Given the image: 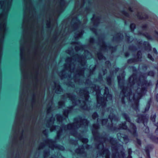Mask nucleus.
<instances>
[{"label":"nucleus","mask_w":158,"mask_h":158,"mask_svg":"<svg viewBox=\"0 0 158 158\" xmlns=\"http://www.w3.org/2000/svg\"><path fill=\"white\" fill-rule=\"evenodd\" d=\"M106 69L105 70L103 71V73L104 75H105V74L106 73Z\"/></svg>","instance_id":"54"},{"label":"nucleus","mask_w":158,"mask_h":158,"mask_svg":"<svg viewBox=\"0 0 158 158\" xmlns=\"http://www.w3.org/2000/svg\"><path fill=\"white\" fill-rule=\"evenodd\" d=\"M84 53V56L77 54L72 58L66 59L64 69L59 74L61 78L67 77L65 73L68 71L69 73L68 77H70L73 74V81L75 83L81 84L84 82V72L86 63L85 59H88L92 57L91 54L88 51L85 50Z\"/></svg>","instance_id":"4"},{"label":"nucleus","mask_w":158,"mask_h":158,"mask_svg":"<svg viewBox=\"0 0 158 158\" xmlns=\"http://www.w3.org/2000/svg\"><path fill=\"white\" fill-rule=\"evenodd\" d=\"M130 11H131V8H130Z\"/></svg>","instance_id":"64"},{"label":"nucleus","mask_w":158,"mask_h":158,"mask_svg":"<svg viewBox=\"0 0 158 158\" xmlns=\"http://www.w3.org/2000/svg\"><path fill=\"white\" fill-rule=\"evenodd\" d=\"M105 64L107 67H108L109 65H110V64L109 61H106L105 63Z\"/></svg>","instance_id":"45"},{"label":"nucleus","mask_w":158,"mask_h":158,"mask_svg":"<svg viewBox=\"0 0 158 158\" xmlns=\"http://www.w3.org/2000/svg\"><path fill=\"white\" fill-rule=\"evenodd\" d=\"M56 117L58 122H59V123L62 122L63 120V118L62 116L59 114H57Z\"/></svg>","instance_id":"26"},{"label":"nucleus","mask_w":158,"mask_h":158,"mask_svg":"<svg viewBox=\"0 0 158 158\" xmlns=\"http://www.w3.org/2000/svg\"><path fill=\"white\" fill-rule=\"evenodd\" d=\"M98 117V115L96 112L94 113L92 115V118L93 119H95Z\"/></svg>","instance_id":"34"},{"label":"nucleus","mask_w":158,"mask_h":158,"mask_svg":"<svg viewBox=\"0 0 158 158\" xmlns=\"http://www.w3.org/2000/svg\"><path fill=\"white\" fill-rule=\"evenodd\" d=\"M148 137L154 142L156 143H158V137H156L152 135H149L148 136Z\"/></svg>","instance_id":"21"},{"label":"nucleus","mask_w":158,"mask_h":158,"mask_svg":"<svg viewBox=\"0 0 158 158\" xmlns=\"http://www.w3.org/2000/svg\"><path fill=\"white\" fill-rule=\"evenodd\" d=\"M46 145L48 146L52 150L56 148L61 150H63L64 149L63 146L56 144L55 142L51 139L46 140L44 141V143H40L39 147V149L42 148Z\"/></svg>","instance_id":"10"},{"label":"nucleus","mask_w":158,"mask_h":158,"mask_svg":"<svg viewBox=\"0 0 158 158\" xmlns=\"http://www.w3.org/2000/svg\"><path fill=\"white\" fill-rule=\"evenodd\" d=\"M84 48V46L81 45V44H78V46H76L75 47V50L77 51H78L79 50H83V49Z\"/></svg>","instance_id":"24"},{"label":"nucleus","mask_w":158,"mask_h":158,"mask_svg":"<svg viewBox=\"0 0 158 158\" xmlns=\"http://www.w3.org/2000/svg\"><path fill=\"white\" fill-rule=\"evenodd\" d=\"M81 23L76 17L73 18L72 20L70 26L69 27H66L64 29L61 30L59 36L61 38V40L65 38L69 33L72 31H75L74 37L76 39L81 37L83 34L84 31L80 29Z\"/></svg>","instance_id":"6"},{"label":"nucleus","mask_w":158,"mask_h":158,"mask_svg":"<svg viewBox=\"0 0 158 158\" xmlns=\"http://www.w3.org/2000/svg\"><path fill=\"white\" fill-rule=\"evenodd\" d=\"M65 2L64 0H61L60 5L58 7V13L62 12L65 7Z\"/></svg>","instance_id":"16"},{"label":"nucleus","mask_w":158,"mask_h":158,"mask_svg":"<svg viewBox=\"0 0 158 158\" xmlns=\"http://www.w3.org/2000/svg\"><path fill=\"white\" fill-rule=\"evenodd\" d=\"M126 122L123 123L120 125L119 127L118 128V129H126L127 128V126L126 125Z\"/></svg>","instance_id":"23"},{"label":"nucleus","mask_w":158,"mask_h":158,"mask_svg":"<svg viewBox=\"0 0 158 158\" xmlns=\"http://www.w3.org/2000/svg\"><path fill=\"white\" fill-rule=\"evenodd\" d=\"M33 102H32V107L33 106Z\"/></svg>","instance_id":"62"},{"label":"nucleus","mask_w":158,"mask_h":158,"mask_svg":"<svg viewBox=\"0 0 158 158\" xmlns=\"http://www.w3.org/2000/svg\"><path fill=\"white\" fill-rule=\"evenodd\" d=\"M150 107V105L148 104L146 107L145 108V112L148 110Z\"/></svg>","instance_id":"38"},{"label":"nucleus","mask_w":158,"mask_h":158,"mask_svg":"<svg viewBox=\"0 0 158 158\" xmlns=\"http://www.w3.org/2000/svg\"><path fill=\"white\" fill-rule=\"evenodd\" d=\"M90 74H92V71H91L90 73Z\"/></svg>","instance_id":"58"},{"label":"nucleus","mask_w":158,"mask_h":158,"mask_svg":"<svg viewBox=\"0 0 158 158\" xmlns=\"http://www.w3.org/2000/svg\"><path fill=\"white\" fill-rule=\"evenodd\" d=\"M137 56L138 59H137V61H140L141 58V52L139 51L137 53Z\"/></svg>","instance_id":"29"},{"label":"nucleus","mask_w":158,"mask_h":158,"mask_svg":"<svg viewBox=\"0 0 158 158\" xmlns=\"http://www.w3.org/2000/svg\"><path fill=\"white\" fill-rule=\"evenodd\" d=\"M127 40L128 41V42H131V40L130 39L131 37H128V36H127Z\"/></svg>","instance_id":"49"},{"label":"nucleus","mask_w":158,"mask_h":158,"mask_svg":"<svg viewBox=\"0 0 158 158\" xmlns=\"http://www.w3.org/2000/svg\"><path fill=\"white\" fill-rule=\"evenodd\" d=\"M70 85L72 87H73L74 86V85Z\"/></svg>","instance_id":"60"},{"label":"nucleus","mask_w":158,"mask_h":158,"mask_svg":"<svg viewBox=\"0 0 158 158\" xmlns=\"http://www.w3.org/2000/svg\"><path fill=\"white\" fill-rule=\"evenodd\" d=\"M118 138L119 140L120 139V138H123L125 143H127L129 141V139L127 136H123V134L121 135V134L118 133L117 134Z\"/></svg>","instance_id":"17"},{"label":"nucleus","mask_w":158,"mask_h":158,"mask_svg":"<svg viewBox=\"0 0 158 158\" xmlns=\"http://www.w3.org/2000/svg\"><path fill=\"white\" fill-rule=\"evenodd\" d=\"M73 106H71L68 108V110H64L63 112V114L65 117V118H67L68 117V114L71 112V111L73 110Z\"/></svg>","instance_id":"20"},{"label":"nucleus","mask_w":158,"mask_h":158,"mask_svg":"<svg viewBox=\"0 0 158 158\" xmlns=\"http://www.w3.org/2000/svg\"><path fill=\"white\" fill-rule=\"evenodd\" d=\"M156 99L157 101L158 102V94L156 95Z\"/></svg>","instance_id":"53"},{"label":"nucleus","mask_w":158,"mask_h":158,"mask_svg":"<svg viewBox=\"0 0 158 158\" xmlns=\"http://www.w3.org/2000/svg\"><path fill=\"white\" fill-rule=\"evenodd\" d=\"M85 147L86 149L89 148L90 146L86 144L83 145L82 146H80L79 148L76 150V152L83 156H86V153L85 151Z\"/></svg>","instance_id":"13"},{"label":"nucleus","mask_w":158,"mask_h":158,"mask_svg":"<svg viewBox=\"0 0 158 158\" xmlns=\"http://www.w3.org/2000/svg\"><path fill=\"white\" fill-rule=\"evenodd\" d=\"M129 55V54L128 52H126L125 54V56L126 57L128 56Z\"/></svg>","instance_id":"51"},{"label":"nucleus","mask_w":158,"mask_h":158,"mask_svg":"<svg viewBox=\"0 0 158 158\" xmlns=\"http://www.w3.org/2000/svg\"><path fill=\"white\" fill-rule=\"evenodd\" d=\"M46 131H43V133L44 134H45V132Z\"/></svg>","instance_id":"59"},{"label":"nucleus","mask_w":158,"mask_h":158,"mask_svg":"<svg viewBox=\"0 0 158 158\" xmlns=\"http://www.w3.org/2000/svg\"><path fill=\"white\" fill-rule=\"evenodd\" d=\"M50 22H48L47 23V26L49 28L50 27Z\"/></svg>","instance_id":"46"},{"label":"nucleus","mask_w":158,"mask_h":158,"mask_svg":"<svg viewBox=\"0 0 158 158\" xmlns=\"http://www.w3.org/2000/svg\"><path fill=\"white\" fill-rule=\"evenodd\" d=\"M119 69L118 68H117L115 69V73H116L117 72L118 70Z\"/></svg>","instance_id":"52"},{"label":"nucleus","mask_w":158,"mask_h":158,"mask_svg":"<svg viewBox=\"0 0 158 158\" xmlns=\"http://www.w3.org/2000/svg\"><path fill=\"white\" fill-rule=\"evenodd\" d=\"M84 0H83L82 3H80L79 1H76L75 4V8L73 11L74 13H78V12L80 11V10L83 5Z\"/></svg>","instance_id":"15"},{"label":"nucleus","mask_w":158,"mask_h":158,"mask_svg":"<svg viewBox=\"0 0 158 158\" xmlns=\"http://www.w3.org/2000/svg\"><path fill=\"white\" fill-rule=\"evenodd\" d=\"M134 62V60L133 59H130L128 60V63H131Z\"/></svg>","instance_id":"40"},{"label":"nucleus","mask_w":158,"mask_h":158,"mask_svg":"<svg viewBox=\"0 0 158 158\" xmlns=\"http://www.w3.org/2000/svg\"><path fill=\"white\" fill-rule=\"evenodd\" d=\"M148 75L153 76L154 75V73L152 71H150L148 73Z\"/></svg>","instance_id":"39"},{"label":"nucleus","mask_w":158,"mask_h":158,"mask_svg":"<svg viewBox=\"0 0 158 158\" xmlns=\"http://www.w3.org/2000/svg\"><path fill=\"white\" fill-rule=\"evenodd\" d=\"M146 151L147 152L148 151V149H147V148H146Z\"/></svg>","instance_id":"57"},{"label":"nucleus","mask_w":158,"mask_h":158,"mask_svg":"<svg viewBox=\"0 0 158 158\" xmlns=\"http://www.w3.org/2000/svg\"><path fill=\"white\" fill-rule=\"evenodd\" d=\"M123 118L126 120L127 121H128L130 123V129H128V130L134 136H136V127L135 126L133 123H130V119L127 114L124 113L123 114Z\"/></svg>","instance_id":"11"},{"label":"nucleus","mask_w":158,"mask_h":158,"mask_svg":"<svg viewBox=\"0 0 158 158\" xmlns=\"http://www.w3.org/2000/svg\"><path fill=\"white\" fill-rule=\"evenodd\" d=\"M49 154V151L48 150L47 151H45L44 153V158L47 157Z\"/></svg>","instance_id":"31"},{"label":"nucleus","mask_w":158,"mask_h":158,"mask_svg":"<svg viewBox=\"0 0 158 158\" xmlns=\"http://www.w3.org/2000/svg\"><path fill=\"white\" fill-rule=\"evenodd\" d=\"M55 120L54 118L52 117L50 118L48 122L47 126L50 127L51 131L59 129L58 131H57V136L56 138V139L59 138L63 130L64 131L69 130L72 135L75 137L77 138L82 143H85L88 142V140L87 139L82 138L81 135L76 131V129L79 127H81L84 128L87 127L89 122L86 119L80 117H78L74 119V123H73L69 124L66 126L63 125L61 127L58 126H52Z\"/></svg>","instance_id":"5"},{"label":"nucleus","mask_w":158,"mask_h":158,"mask_svg":"<svg viewBox=\"0 0 158 158\" xmlns=\"http://www.w3.org/2000/svg\"><path fill=\"white\" fill-rule=\"evenodd\" d=\"M85 85H89V86L86 88L80 90L78 95L80 97L79 99L76 102V98L73 95L67 94L62 97V101L59 102L58 104L60 108L62 107L64 105L63 101L66 98L70 100L73 106L78 105L81 109L87 110L90 109V102L88 101L89 92L93 93L95 91L97 101V106L99 108H103L106 105V101H110L111 102L112 96L110 94H109L108 89L105 87L104 89V96H106V98H104L100 96V90L98 86L92 84L90 81L86 80Z\"/></svg>","instance_id":"2"},{"label":"nucleus","mask_w":158,"mask_h":158,"mask_svg":"<svg viewBox=\"0 0 158 158\" xmlns=\"http://www.w3.org/2000/svg\"><path fill=\"white\" fill-rule=\"evenodd\" d=\"M147 27V25L146 24H144L142 26V28L143 29H144L146 27Z\"/></svg>","instance_id":"48"},{"label":"nucleus","mask_w":158,"mask_h":158,"mask_svg":"<svg viewBox=\"0 0 158 158\" xmlns=\"http://www.w3.org/2000/svg\"><path fill=\"white\" fill-rule=\"evenodd\" d=\"M144 132L146 133H148L149 132V129L148 127H145V130Z\"/></svg>","instance_id":"41"},{"label":"nucleus","mask_w":158,"mask_h":158,"mask_svg":"<svg viewBox=\"0 0 158 158\" xmlns=\"http://www.w3.org/2000/svg\"><path fill=\"white\" fill-rule=\"evenodd\" d=\"M51 158H56V157H55V158H54V157H52Z\"/></svg>","instance_id":"63"},{"label":"nucleus","mask_w":158,"mask_h":158,"mask_svg":"<svg viewBox=\"0 0 158 158\" xmlns=\"http://www.w3.org/2000/svg\"><path fill=\"white\" fill-rule=\"evenodd\" d=\"M113 73V72H110L111 76L108 77L107 78V81L109 85H110L111 83V79Z\"/></svg>","instance_id":"25"},{"label":"nucleus","mask_w":158,"mask_h":158,"mask_svg":"<svg viewBox=\"0 0 158 158\" xmlns=\"http://www.w3.org/2000/svg\"><path fill=\"white\" fill-rule=\"evenodd\" d=\"M114 111L111 108H108L107 112L110 113L109 118L110 120V123H108V120L107 119H103L101 121V123L102 126H105L109 129L112 130H116V128L114 127V124H115L119 120L118 118L116 117L113 113Z\"/></svg>","instance_id":"8"},{"label":"nucleus","mask_w":158,"mask_h":158,"mask_svg":"<svg viewBox=\"0 0 158 158\" xmlns=\"http://www.w3.org/2000/svg\"><path fill=\"white\" fill-rule=\"evenodd\" d=\"M136 142L139 145H140L141 144V141L139 139H137L136 140Z\"/></svg>","instance_id":"43"},{"label":"nucleus","mask_w":158,"mask_h":158,"mask_svg":"<svg viewBox=\"0 0 158 158\" xmlns=\"http://www.w3.org/2000/svg\"><path fill=\"white\" fill-rule=\"evenodd\" d=\"M138 118L136 120V122L138 123H143L144 126H146L147 123L148 117L146 116H143L142 115H139L138 116Z\"/></svg>","instance_id":"14"},{"label":"nucleus","mask_w":158,"mask_h":158,"mask_svg":"<svg viewBox=\"0 0 158 158\" xmlns=\"http://www.w3.org/2000/svg\"><path fill=\"white\" fill-rule=\"evenodd\" d=\"M95 54L97 56L98 58V59L99 60H106L105 57H104L102 55V53L101 52H99L97 53V54H96V53H95Z\"/></svg>","instance_id":"22"},{"label":"nucleus","mask_w":158,"mask_h":158,"mask_svg":"<svg viewBox=\"0 0 158 158\" xmlns=\"http://www.w3.org/2000/svg\"><path fill=\"white\" fill-rule=\"evenodd\" d=\"M155 125L157 127L155 130V132L157 135H158V122L156 123Z\"/></svg>","instance_id":"36"},{"label":"nucleus","mask_w":158,"mask_h":158,"mask_svg":"<svg viewBox=\"0 0 158 158\" xmlns=\"http://www.w3.org/2000/svg\"><path fill=\"white\" fill-rule=\"evenodd\" d=\"M144 44L145 45H147V47L146 48V50H148L149 51H150L151 50V47L148 42H144Z\"/></svg>","instance_id":"27"},{"label":"nucleus","mask_w":158,"mask_h":158,"mask_svg":"<svg viewBox=\"0 0 158 158\" xmlns=\"http://www.w3.org/2000/svg\"><path fill=\"white\" fill-rule=\"evenodd\" d=\"M95 69V68L94 67V69H93V71H94Z\"/></svg>","instance_id":"61"},{"label":"nucleus","mask_w":158,"mask_h":158,"mask_svg":"<svg viewBox=\"0 0 158 158\" xmlns=\"http://www.w3.org/2000/svg\"><path fill=\"white\" fill-rule=\"evenodd\" d=\"M99 44L101 47V51H102L106 50L107 51L110 50L111 52H113L116 49L115 48L106 45L103 40H100Z\"/></svg>","instance_id":"12"},{"label":"nucleus","mask_w":158,"mask_h":158,"mask_svg":"<svg viewBox=\"0 0 158 158\" xmlns=\"http://www.w3.org/2000/svg\"><path fill=\"white\" fill-rule=\"evenodd\" d=\"M100 120L98 118L97 119V124H94L92 128V132L94 139L98 143L97 148L100 150L98 155H100L103 157L105 158H110V152L106 148H104V145H105L106 147L107 144L110 143L111 145L112 158H132L131 156L132 153L131 149H128V155L127 157L126 158L123 146L118 144L115 139L111 138L107 139L106 137H102L99 136L97 130L99 128Z\"/></svg>","instance_id":"3"},{"label":"nucleus","mask_w":158,"mask_h":158,"mask_svg":"<svg viewBox=\"0 0 158 158\" xmlns=\"http://www.w3.org/2000/svg\"><path fill=\"white\" fill-rule=\"evenodd\" d=\"M37 72H36V73H35V77L36 80L37 79Z\"/></svg>","instance_id":"50"},{"label":"nucleus","mask_w":158,"mask_h":158,"mask_svg":"<svg viewBox=\"0 0 158 158\" xmlns=\"http://www.w3.org/2000/svg\"><path fill=\"white\" fill-rule=\"evenodd\" d=\"M153 50L155 54H157V51L156 49L155 48H153Z\"/></svg>","instance_id":"47"},{"label":"nucleus","mask_w":158,"mask_h":158,"mask_svg":"<svg viewBox=\"0 0 158 158\" xmlns=\"http://www.w3.org/2000/svg\"><path fill=\"white\" fill-rule=\"evenodd\" d=\"M135 25L134 24H131L130 25V28L132 31H133L135 28Z\"/></svg>","instance_id":"32"},{"label":"nucleus","mask_w":158,"mask_h":158,"mask_svg":"<svg viewBox=\"0 0 158 158\" xmlns=\"http://www.w3.org/2000/svg\"><path fill=\"white\" fill-rule=\"evenodd\" d=\"M94 42V40L93 38H90L89 40V42L90 44L93 43Z\"/></svg>","instance_id":"42"},{"label":"nucleus","mask_w":158,"mask_h":158,"mask_svg":"<svg viewBox=\"0 0 158 158\" xmlns=\"http://www.w3.org/2000/svg\"><path fill=\"white\" fill-rule=\"evenodd\" d=\"M156 118V115L155 114H152L151 115V120L153 121V122H155V119Z\"/></svg>","instance_id":"30"},{"label":"nucleus","mask_w":158,"mask_h":158,"mask_svg":"<svg viewBox=\"0 0 158 158\" xmlns=\"http://www.w3.org/2000/svg\"><path fill=\"white\" fill-rule=\"evenodd\" d=\"M23 44H22L21 42V46L20 48V56L21 59V69L22 71L23 76V81H25L27 77V71L26 66L25 63L26 62V56L25 49V41L23 40Z\"/></svg>","instance_id":"9"},{"label":"nucleus","mask_w":158,"mask_h":158,"mask_svg":"<svg viewBox=\"0 0 158 158\" xmlns=\"http://www.w3.org/2000/svg\"><path fill=\"white\" fill-rule=\"evenodd\" d=\"M156 85L157 86L158 85V80L157 81V83Z\"/></svg>","instance_id":"55"},{"label":"nucleus","mask_w":158,"mask_h":158,"mask_svg":"<svg viewBox=\"0 0 158 158\" xmlns=\"http://www.w3.org/2000/svg\"><path fill=\"white\" fill-rule=\"evenodd\" d=\"M90 29L95 34H96V29L92 28H91Z\"/></svg>","instance_id":"44"},{"label":"nucleus","mask_w":158,"mask_h":158,"mask_svg":"<svg viewBox=\"0 0 158 158\" xmlns=\"http://www.w3.org/2000/svg\"><path fill=\"white\" fill-rule=\"evenodd\" d=\"M26 99L25 97L24 88H23L22 91L20 92L19 101L17 112L16 114V119L13 127V130L15 133L18 131L20 124V121L21 117V113L23 111V107L25 105Z\"/></svg>","instance_id":"7"},{"label":"nucleus","mask_w":158,"mask_h":158,"mask_svg":"<svg viewBox=\"0 0 158 158\" xmlns=\"http://www.w3.org/2000/svg\"><path fill=\"white\" fill-rule=\"evenodd\" d=\"M137 16L138 17H139V19H146L148 18V16L145 14L144 15V16H143L139 15V14H138L137 15Z\"/></svg>","instance_id":"28"},{"label":"nucleus","mask_w":158,"mask_h":158,"mask_svg":"<svg viewBox=\"0 0 158 158\" xmlns=\"http://www.w3.org/2000/svg\"><path fill=\"white\" fill-rule=\"evenodd\" d=\"M125 75L123 73L121 75L118 76V85L122 89L120 97L121 98L122 103L125 106L124 100L126 98L128 100L134 102L133 108L137 112L138 109L139 100L146 92L145 86H146L145 76L141 75L138 79L135 74L131 76L129 79V87H124Z\"/></svg>","instance_id":"1"},{"label":"nucleus","mask_w":158,"mask_h":158,"mask_svg":"<svg viewBox=\"0 0 158 158\" xmlns=\"http://www.w3.org/2000/svg\"><path fill=\"white\" fill-rule=\"evenodd\" d=\"M100 18L98 17L96 18L95 15H94L93 18L91 19V21L94 26L97 25L100 22Z\"/></svg>","instance_id":"18"},{"label":"nucleus","mask_w":158,"mask_h":158,"mask_svg":"<svg viewBox=\"0 0 158 158\" xmlns=\"http://www.w3.org/2000/svg\"><path fill=\"white\" fill-rule=\"evenodd\" d=\"M148 57L152 61H154L153 58L152 57V56L150 54H148Z\"/></svg>","instance_id":"37"},{"label":"nucleus","mask_w":158,"mask_h":158,"mask_svg":"<svg viewBox=\"0 0 158 158\" xmlns=\"http://www.w3.org/2000/svg\"><path fill=\"white\" fill-rule=\"evenodd\" d=\"M147 155L148 156V158H150V157L149 156V154L148 153L147 154Z\"/></svg>","instance_id":"56"},{"label":"nucleus","mask_w":158,"mask_h":158,"mask_svg":"<svg viewBox=\"0 0 158 158\" xmlns=\"http://www.w3.org/2000/svg\"><path fill=\"white\" fill-rule=\"evenodd\" d=\"M123 35L120 33H119L117 35V39H120L123 38Z\"/></svg>","instance_id":"33"},{"label":"nucleus","mask_w":158,"mask_h":158,"mask_svg":"<svg viewBox=\"0 0 158 158\" xmlns=\"http://www.w3.org/2000/svg\"><path fill=\"white\" fill-rule=\"evenodd\" d=\"M55 85V92L57 94H60V93L62 91V89L60 87V86L57 84L56 83H54Z\"/></svg>","instance_id":"19"},{"label":"nucleus","mask_w":158,"mask_h":158,"mask_svg":"<svg viewBox=\"0 0 158 158\" xmlns=\"http://www.w3.org/2000/svg\"><path fill=\"white\" fill-rule=\"evenodd\" d=\"M52 110V106L48 107L47 110V115L48 116Z\"/></svg>","instance_id":"35"}]
</instances>
